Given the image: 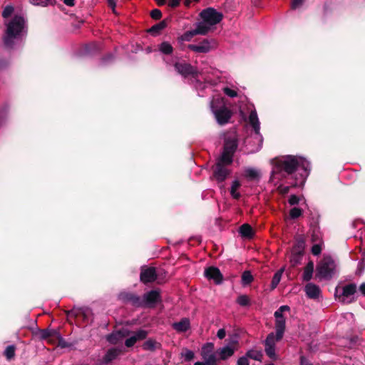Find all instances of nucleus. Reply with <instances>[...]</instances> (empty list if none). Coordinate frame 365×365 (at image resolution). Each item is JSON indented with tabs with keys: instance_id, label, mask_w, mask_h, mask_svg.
Wrapping results in <instances>:
<instances>
[{
	"instance_id": "1",
	"label": "nucleus",
	"mask_w": 365,
	"mask_h": 365,
	"mask_svg": "<svg viewBox=\"0 0 365 365\" xmlns=\"http://www.w3.org/2000/svg\"><path fill=\"white\" fill-rule=\"evenodd\" d=\"M310 165L306 159L293 155H287L277 161L274 168L272 174L273 180H279L281 177H284V173L292 175L297 173L299 177L296 178L297 182L293 185L296 187L304 182L306 178L309 174Z\"/></svg>"
},
{
	"instance_id": "2",
	"label": "nucleus",
	"mask_w": 365,
	"mask_h": 365,
	"mask_svg": "<svg viewBox=\"0 0 365 365\" xmlns=\"http://www.w3.org/2000/svg\"><path fill=\"white\" fill-rule=\"evenodd\" d=\"M6 27L4 37V44L11 48L14 40L20 38L26 33V25L23 16L15 15L12 19L5 22Z\"/></svg>"
},
{
	"instance_id": "3",
	"label": "nucleus",
	"mask_w": 365,
	"mask_h": 365,
	"mask_svg": "<svg viewBox=\"0 0 365 365\" xmlns=\"http://www.w3.org/2000/svg\"><path fill=\"white\" fill-rule=\"evenodd\" d=\"M210 108L219 124L224 125L228 123L232 116V112L226 107L222 97L220 96L214 97L210 103Z\"/></svg>"
},
{
	"instance_id": "4",
	"label": "nucleus",
	"mask_w": 365,
	"mask_h": 365,
	"mask_svg": "<svg viewBox=\"0 0 365 365\" xmlns=\"http://www.w3.org/2000/svg\"><path fill=\"white\" fill-rule=\"evenodd\" d=\"M202 21L197 24L199 28L205 31L207 34L213 26L218 24L222 19V15L213 8H207L200 13Z\"/></svg>"
},
{
	"instance_id": "5",
	"label": "nucleus",
	"mask_w": 365,
	"mask_h": 365,
	"mask_svg": "<svg viewBox=\"0 0 365 365\" xmlns=\"http://www.w3.org/2000/svg\"><path fill=\"white\" fill-rule=\"evenodd\" d=\"M336 265L334 259L329 257H324L317 267V277L324 279H330L336 272Z\"/></svg>"
},
{
	"instance_id": "6",
	"label": "nucleus",
	"mask_w": 365,
	"mask_h": 365,
	"mask_svg": "<svg viewBox=\"0 0 365 365\" xmlns=\"http://www.w3.org/2000/svg\"><path fill=\"white\" fill-rule=\"evenodd\" d=\"M249 123L254 130L253 138L257 143V146L252 151H257L262 148L263 138L260 133V123L255 110L250 113Z\"/></svg>"
},
{
	"instance_id": "7",
	"label": "nucleus",
	"mask_w": 365,
	"mask_h": 365,
	"mask_svg": "<svg viewBox=\"0 0 365 365\" xmlns=\"http://www.w3.org/2000/svg\"><path fill=\"white\" fill-rule=\"evenodd\" d=\"M217 43L213 38H205L197 44H189L187 48L196 53H206L217 48Z\"/></svg>"
},
{
	"instance_id": "8",
	"label": "nucleus",
	"mask_w": 365,
	"mask_h": 365,
	"mask_svg": "<svg viewBox=\"0 0 365 365\" xmlns=\"http://www.w3.org/2000/svg\"><path fill=\"white\" fill-rule=\"evenodd\" d=\"M237 144L235 138H227L225 140L224 150L220 158L222 162L226 164H231L232 162V155L237 148Z\"/></svg>"
},
{
	"instance_id": "9",
	"label": "nucleus",
	"mask_w": 365,
	"mask_h": 365,
	"mask_svg": "<svg viewBox=\"0 0 365 365\" xmlns=\"http://www.w3.org/2000/svg\"><path fill=\"white\" fill-rule=\"evenodd\" d=\"M289 307L287 305L281 306L275 312V329L278 333L279 337L282 338L285 329V318L283 317L282 313L289 311Z\"/></svg>"
},
{
	"instance_id": "10",
	"label": "nucleus",
	"mask_w": 365,
	"mask_h": 365,
	"mask_svg": "<svg viewBox=\"0 0 365 365\" xmlns=\"http://www.w3.org/2000/svg\"><path fill=\"white\" fill-rule=\"evenodd\" d=\"M282 338L279 337L278 333H270L265 341H264V351L266 354L272 359H275L277 358L275 353V344L277 341L281 340Z\"/></svg>"
},
{
	"instance_id": "11",
	"label": "nucleus",
	"mask_w": 365,
	"mask_h": 365,
	"mask_svg": "<svg viewBox=\"0 0 365 365\" xmlns=\"http://www.w3.org/2000/svg\"><path fill=\"white\" fill-rule=\"evenodd\" d=\"M213 350L214 344L211 342L205 344L202 347L201 356L207 365H217V359Z\"/></svg>"
},
{
	"instance_id": "12",
	"label": "nucleus",
	"mask_w": 365,
	"mask_h": 365,
	"mask_svg": "<svg viewBox=\"0 0 365 365\" xmlns=\"http://www.w3.org/2000/svg\"><path fill=\"white\" fill-rule=\"evenodd\" d=\"M356 285L349 284L343 287L342 294L339 296V300L343 303L349 304L355 300Z\"/></svg>"
},
{
	"instance_id": "13",
	"label": "nucleus",
	"mask_w": 365,
	"mask_h": 365,
	"mask_svg": "<svg viewBox=\"0 0 365 365\" xmlns=\"http://www.w3.org/2000/svg\"><path fill=\"white\" fill-rule=\"evenodd\" d=\"M226 164L225 162H222V158H220L218 162L216 164V167L214 171L215 178L218 181H223L230 174V170L226 168Z\"/></svg>"
},
{
	"instance_id": "14",
	"label": "nucleus",
	"mask_w": 365,
	"mask_h": 365,
	"mask_svg": "<svg viewBox=\"0 0 365 365\" xmlns=\"http://www.w3.org/2000/svg\"><path fill=\"white\" fill-rule=\"evenodd\" d=\"M160 300V292L158 290H152L145 294L143 301L146 306L153 307Z\"/></svg>"
},
{
	"instance_id": "15",
	"label": "nucleus",
	"mask_w": 365,
	"mask_h": 365,
	"mask_svg": "<svg viewBox=\"0 0 365 365\" xmlns=\"http://www.w3.org/2000/svg\"><path fill=\"white\" fill-rule=\"evenodd\" d=\"M195 35H205V31L199 28L197 24L195 29L186 31L178 37V41L180 43H182L185 41H190Z\"/></svg>"
},
{
	"instance_id": "16",
	"label": "nucleus",
	"mask_w": 365,
	"mask_h": 365,
	"mask_svg": "<svg viewBox=\"0 0 365 365\" xmlns=\"http://www.w3.org/2000/svg\"><path fill=\"white\" fill-rule=\"evenodd\" d=\"M205 276L208 279H212L216 284H220L222 280V275L220 273L219 269L210 267L205 269Z\"/></svg>"
},
{
	"instance_id": "17",
	"label": "nucleus",
	"mask_w": 365,
	"mask_h": 365,
	"mask_svg": "<svg viewBox=\"0 0 365 365\" xmlns=\"http://www.w3.org/2000/svg\"><path fill=\"white\" fill-rule=\"evenodd\" d=\"M156 279V272L154 267L143 268L140 273V280L143 283L153 282Z\"/></svg>"
},
{
	"instance_id": "18",
	"label": "nucleus",
	"mask_w": 365,
	"mask_h": 365,
	"mask_svg": "<svg viewBox=\"0 0 365 365\" xmlns=\"http://www.w3.org/2000/svg\"><path fill=\"white\" fill-rule=\"evenodd\" d=\"M304 291L307 296L310 299H316L321 295L320 288L313 283H308L304 287Z\"/></svg>"
},
{
	"instance_id": "19",
	"label": "nucleus",
	"mask_w": 365,
	"mask_h": 365,
	"mask_svg": "<svg viewBox=\"0 0 365 365\" xmlns=\"http://www.w3.org/2000/svg\"><path fill=\"white\" fill-rule=\"evenodd\" d=\"M147 334V331L143 329L137 331L133 336L125 340V346L127 347L133 346L136 341L144 339L146 337Z\"/></svg>"
},
{
	"instance_id": "20",
	"label": "nucleus",
	"mask_w": 365,
	"mask_h": 365,
	"mask_svg": "<svg viewBox=\"0 0 365 365\" xmlns=\"http://www.w3.org/2000/svg\"><path fill=\"white\" fill-rule=\"evenodd\" d=\"M235 351L236 347L232 346L231 345H225L223 347L218 349L216 353L218 354L220 359L226 360L231 357Z\"/></svg>"
},
{
	"instance_id": "21",
	"label": "nucleus",
	"mask_w": 365,
	"mask_h": 365,
	"mask_svg": "<svg viewBox=\"0 0 365 365\" xmlns=\"http://www.w3.org/2000/svg\"><path fill=\"white\" fill-rule=\"evenodd\" d=\"M173 329L178 332H185L190 328L189 319L182 318L180 322L173 324Z\"/></svg>"
},
{
	"instance_id": "22",
	"label": "nucleus",
	"mask_w": 365,
	"mask_h": 365,
	"mask_svg": "<svg viewBox=\"0 0 365 365\" xmlns=\"http://www.w3.org/2000/svg\"><path fill=\"white\" fill-rule=\"evenodd\" d=\"M303 254V246L302 245H298L297 247H294L292 251V255L290 257V262L293 265L297 264L302 257Z\"/></svg>"
},
{
	"instance_id": "23",
	"label": "nucleus",
	"mask_w": 365,
	"mask_h": 365,
	"mask_svg": "<svg viewBox=\"0 0 365 365\" xmlns=\"http://www.w3.org/2000/svg\"><path fill=\"white\" fill-rule=\"evenodd\" d=\"M175 68L176 71L182 76H187L193 72V68L187 63H176Z\"/></svg>"
},
{
	"instance_id": "24",
	"label": "nucleus",
	"mask_w": 365,
	"mask_h": 365,
	"mask_svg": "<svg viewBox=\"0 0 365 365\" xmlns=\"http://www.w3.org/2000/svg\"><path fill=\"white\" fill-rule=\"evenodd\" d=\"M120 353V349L117 348L110 349L103 357V362L108 364L114 360Z\"/></svg>"
},
{
	"instance_id": "25",
	"label": "nucleus",
	"mask_w": 365,
	"mask_h": 365,
	"mask_svg": "<svg viewBox=\"0 0 365 365\" xmlns=\"http://www.w3.org/2000/svg\"><path fill=\"white\" fill-rule=\"evenodd\" d=\"M244 175L250 180H257L259 178V172L254 168H247L245 170Z\"/></svg>"
},
{
	"instance_id": "26",
	"label": "nucleus",
	"mask_w": 365,
	"mask_h": 365,
	"mask_svg": "<svg viewBox=\"0 0 365 365\" xmlns=\"http://www.w3.org/2000/svg\"><path fill=\"white\" fill-rule=\"evenodd\" d=\"M313 271H314V263L312 262H309L304 269L303 279L304 281L310 280L312 277Z\"/></svg>"
},
{
	"instance_id": "27",
	"label": "nucleus",
	"mask_w": 365,
	"mask_h": 365,
	"mask_svg": "<svg viewBox=\"0 0 365 365\" xmlns=\"http://www.w3.org/2000/svg\"><path fill=\"white\" fill-rule=\"evenodd\" d=\"M124 336L123 334H121L120 331L114 332L107 336V340L110 344H116L120 341L122 340L123 337Z\"/></svg>"
},
{
	"instance_id": "28",
	"label": "nucleus",
	"mask_w": 365,
	"mask_h": 365,
	"mask_svg": "<svg viewBox=\"0 0 365 365\" xmlns=\"http://www.w3.org/2000/svg\"><path fill=\"white\" fill-rule=\"evenodd\" d=\"M240 182L238 180H234L232 183L230 194L235 199H238L240 197V193L238 192V189L240 188Z\"/></svg>"
},
{
	"instance_id": "29",
	"label": "nucleus",
	"mask_w": 365,
	"mask_h": 365,
	"mask_svg": "<svg viewBox=\"0 0 365 365\" xmlns=\"http://www.w3.org/2000/svg\"><path fill=\"white\" fill-rule=\"evenodd\" d=\"M240 232L242 237H251L253 235L252 228L248 224L242 225L240 228Z\"/></svg>"
},
{
	"instance_id": "30",
	"label": "nucleus",
	"mask_w": 365,
	"mask_h": 365,
	"mask_svg": "<svg viewBox=\"0 0 365 365\" xmlns=\"http://www.w3.org/2000/svg\"><path fill=\"white\" fill-rule=\"evenodd\" d=\"M246 355L248 358L256 361H260L262 357V352L260 350L251 349L246 353Z\"/></svg>"
},
{
	"instance_id": "31",
	"label": "nucleus",
	"mask_w": 365,
	"mask_h": 365,
	"mask_svg": "<svg viewBox=\"0 0 365 365\" xmlns=\"http://www.w3.org/2000/svg\"><path fill=\"white\" fill-rule=\"evenodd\" d=\"M283 272H284V268H282L274 274V275L272 278V284H271L272 289H275L277 287V286L278 285V284L279 283Z\"/></svg>"
},
{
	"instance_id": "32",
	"label": "nucleus",
	"mask_w": 365,
	"mask_h": 365,
	"mask_svg": "<svg viewBox=\"0 0 365 365\" xmlns=\"http://www.w3.org/2000/svg\"><path fill=\"white\" fill-rule=\"evenodd\" d=\"M253 281V277L250 271H245L242 274V284L243 286L249 285Z\"/></svg>"
},
{
	"instance_id": "33",
	"label": "nucleus",
	"mask_w": 365,
	"mask_h": 365,
	"mask_svg": "<svg viewBox=\"0 0 365 365\" xmlns=\"http://www.w3.org/2000/svg\"><path fill=\"white\" fill-rule=\"evenodd\" d=\"M159 50L164 54H170L173 52V46L168 42H163L160 46Z\"/></svg>"
},
{
	"instance_id": "34",
	"label": "nucleus",
	"mask_w": 365,
	"mask_h": 365,
	"mask_svg": "<svg viewBox=\"0 0 365 365\" xmlns=\"http://www.w3.org/2000/svg\"><path fill=\"white\" fill-rule=\"evenodd\" d=\"M167 26V23L165 21H162L161 22L153 26L150 29L149 32L156 34L158 31L163 30Z\"/></svg>"
},
{
	"instance_id": "35",
	"label": "nucleus",
	"mask_w": 365,
	"mask_h": 365,
	"mask_svg": "<svg viewBox=\"0 0 365 365\" xmlns=\"http://www.w3.org/2000/svg\"><path fill=\"white\" fill-rule=\"evenodd\" d=\"M4 354L8 359H11L15 355V346H8L5 349Z\"/></svg>"
},
{
	"instance_id": "36",
	"label": "nucleus",
	"mask_w": 365,
	"mask_h": 365,
	"mask_svg": "<svg viewBox=\"0 0 365 365\" xmlns=\"http://www.w3.org/2000/svg\"><path fill=\"white\" fill-rule=\"evenodd\" d=\"M312 240L314 242H322V234L318 229L313 230Z\"/></svg>"
},
{
	"instance_id": "37",
	"label": "nucleus",
	"mask_w": 365,
	"mask_h": 365,
	"mask_svg": "<svg viewBox=\"0 0 365 365\" xmlns=\"http://www.w3.org/2000/svg\"><path fill=\"white\" fill-rule=\"evenodd\" d=\"M237 302L241 306H247L250 303V299L247 295H240L238 297Z\"/></svg>"
},
{
	"instance_id": "38",
	"label": "nucleus",
	"mask_w": 365,
	"mask_h": 365,
	"mask_svg": "<svg viewBox=\"0 0 365 365\" xmlns=\"http://www.w3.org/2000/svg\"><path fill=\"white\" fill-rule=\"evenodd\" d=\"M31 3L36 6H46L52 4V0H30Z\"/></svg>"
},
{
	"instance_id": "39",
	"label": "nucleus",
	"mask_w": 365,
	"mask_h": 365,
	"mask_svg": "<svg viewBox=\"0 0 365 365\" xmlns=\"http://www.w3.org/2000/svg\"><path fill=\"white\" fill-rule=\"evenodd\" d=\"M194 352L189 349H185L182 353V356L185 359V361H190L194 358Z\"/></svg>"
},
{
	"instance_id": "40",
	"label": "nucleus",
	"mask_w": 365,
	"mask_h": 365,
	"mask_svg": "<svg viewBox=\"0 0 365 365\" xmlns=\"http://www.w3.org/2000/svg\"><path fill=\"white\" fill-rule=\"evenodd\" d=\"M14 12V7L11 5L6 6L2 12V16L4 19L8 18L11 15V14Z\"/></svg>"
},
{
	"instance_id": "41",
	"label": "nucleus",
	"mask_w": 365,
	"mask_h": 365,
	"mask_svg": "<svg viewBox=\"0 0 365 365\" xmlns=\"http://www.w3.org/2000/svg\"><path fill=\"white\" fill-rule=\"evenodd\" d=\"M322 242H315L312 248V252L314 255H318L322 252Z\"/></svg>"
},
{
	"instance_id": "42",
	"label": "nucleus",
	"mask_w": 365,
	"mask_h": 365,
	"mask_svg": "<svg viewBox=\"0 0 365 365\" xmlns=\"http://www.w3.org/2000/svg\"><path fill=\"white\" fill-rule=\"evenodd\" d=\"M302 215V210L298 207H294L290 210L289 215L291 218H297Z\"/></svg>"
},
{
	"instance_id": "43",
	"label": "nucleus",
	"mask_w": 365,
	"mask_h": 365,
	"mask_svg": "<svg viewBox=\"0 0 365 365\" xmlns=\"http://www.w3.org/2000/svg\"><path fill=\"white\" fill-rule=\"evenodd\" d=\"M223 91L227 96L231 97V98H234V97L237 96V93L235 90H234L231 88H229V87L224 88Z\"/></svg>"
},
{
	"instance_id": "44",
	"label": "nucleus",
	"mask_w": 365,
	"mask_h": 365,
	"mask_svg": "<svg viewBox=\"0 0 365 365\" xmlns=\"http://www.w3.org/2000/svg\"><path fill=\"white\" fill-rule=\"evenodd\" d=\"M227 345H231L232 346L236 347V350L237 349L238 345V336L237 334L230 336L229 339V342Z\"/></svg>"
},
{
	"instance_id": "45",
	"label": "nucleus",
	"mask_w": 365,
	"mask_h": 365,
	"mask_svg": "<svg viewBox=\"0 0 365 365\" xmlns=\"http://www.w3.org/2000/svg\"><path fill=\"white\" fill-rule=\"evenodd\" d=\"M155 347V342L151 340L146 341L143 344V348L148 350H152Z\"/></svg>"
},
{
	"instance_id": "46",
	"label": "nucleus",
	"mask_w": 365,
	"mask_h": 365,
	"mask_svg": "<svg viewBox=\"0 0 365 365\" xmlns=\"http://www.w3.org/2000/svg\"><path fill=\"white\" fill-rule=\"evenodd\" d=\"M150 16L154 19H159L162 16V13L159 9H155L151 11Z\"/></svg>"
},
{
	"instance_id": "47",
	"label": "nucleus",
	"mask_w": 365,
	"mask_h": 365,
	"mask_svg": "<svg viewBox=\"0 0 365 365\" xmlns=\"http://www.w3.org/2000/svg\"><path fill=\"white\" fill-rule=\"evenodd\" d=\"M299 202V197H297V195H292L289 197V203L291 205H297L298 204Z\"/></svg>"
},
{
	"instance_id": "48",
	"label": "nucleus",
	"mask_w": 365,
	"mask_h": 365,
	"mask_svg": "<svg viewBox=\"0 0 365 365\" xmlns=\"http://www.w3.org/2000/svg\"><path fill=\"white\" fill-rule=\"evenodd\" d=\"M51 336V331L48 329L42 330L40 333V336L43 339H46Z\"/></svg>"
},
{
	"instance_id": "49",
	"label": "nucleus",
	"mask_w": 365,
	"mask_h": 365,
	"mask_svg": "<svg viewBox=\"0 0 365 365\" xmlns=\"http://www.w3.org/2000/svg\"><path fill=\"white\" fill-rule=\"evenodd\" d=\"M247 358V355L239 358L237 360V365H249Z\"/></svg>"
},
{
	"instance_id": "50",
	"label": "nucleus",
	"mask_w": 365,
	"mask_h": 365,
	"mask_svg": "<svg viewBox=\"0 0 365 365\" xmlns=\"http://www.w3.org/2000/svg\"><path fill=\"white\" fill-rule=\"evenodd\" d=\"M304 0H292V8L293 9H296L297 8H299V6H301L303 4Z\"/></svg>"
},
{
	"instance_id": "51",
	"label": "nucleus",
	"mask_w": 365,
	"mask_h": 365,
	"mask_svg": "<svg viewBox=\"0 0 365 365\" xmlns=\"http://www.w3.org/2000/svg\"><path fill=\"white\" fill-rule=\"evenodd\" d=\"M279 192L282 195H285L289 191V186L280 185L277 188Z\"/></svg>"
},
{
	"instance_id": "52",
	"label": "nucleus",
	"mask_w": 365,
	"mask_h": 365,
	"mask_svg": "<svg viewBox=\"0 0 365 365\" xmlns=\"http://www.w3.org/2000/svg\"><path fill=\"white\" fill-rule=\"evenodd\" d=\"M226 336V331L225 329H220L218 331H217V336L220 339H222L225 337Z\"/></svg>"
},
{
	"instance_id": "53",
	"label": "nucleus",
	"mask_w": 365,
	"mask_h": 365,
	"mask_svg": "<svg viewBox=\"0 0 365 365\" xmlns=\"http://www.w3.org/2000/svg\"><path fill=\"white\" fill-rule=\"evenodd\" d=\"M108 6L112 8L113 11L115 12V7L116 6L115 0H107Z\"/></svg>"
},
{
	"instance_id": "54",
	"label": "nucleus",
	"mask_w": 365,
	"mask_h": 365,
	"mask_svg": "<svg viewBox=\"0 0 365 365\" xmlns=\"http://www.w3.org/2000/svg\"><path fill=\"white\" fill-rule=\"evenodd\" d=\"M180 1V0H170L168 5L171 7H175L179 4Z\"/></svg>"
},
{
	"instance_id": "55",
	"label": "nucleus",
	"mask_w": 365,
	"mask_h": 365,
	"mask_svg": "<svg viewBox=\"0 0 365 365\" xmlns=\"http://www.w3.org/2000/svg\"><path fill=\"white\" fill-rule=\"evenodd\" d=\"M63 2L68 6H73L75 4V0H63Z\"/></svg>"
},
{
	"instance_id": "56",
	"label": "nucleus",
	"mask_w": 365,
	"mask_h": 365,
	"mask_svg": "<svg viewBox=\"0 0 365 365\" xmlns=\"http://www.w3.org/2000/svg\"><path fill=\"white\" fill-rule=\"evenodd\" d=\"M301 365H312L304 357H301Z\"/></svg>"
},
{
	"instance_id": "57",
	"label": "nucleus",
	"mask_w": 365,
	"mask_h": 365,
	"mask_svg": "<svg viewBox=\"0 0 365 365\" xmlns=\"http://www.w3.org/2000/svg\"><path fill=\"white\" fill-rule=\"evenodd\" d=\"M359 290L362 293V294L365 295V283H362L360 285Z\"/></svg>"
},
{
	"instance_id": "58",
	"label": "nucleus",
	"mask_w": 365,
	"mask_h": 365,
	"mask_svg": "<svg viewBox=\"0 0 365 365\" xmlns=\"http://www.w3.org/2000/svg\"><path fill=\"white\" fill-rule=\"evenodd\" d=\"M158 5L161 6L165 4V0H155Z\"/></svg>"
},
{
	"instance_id": "59",
	"label": "nucleus",
	"mask_w": 365,
	"mask_h": 365,
	"mask_svg": "<svg viewBox=\"0 0 365 365\" xmlns=\"http://www.w3.org/2000/svg\"><path fill=\"white\" fill-rule=\"evenodd\" d=\"M194 365H207V363L204 361V362L197 361L194 364Z\"/></svg>"
}]
</instances>
